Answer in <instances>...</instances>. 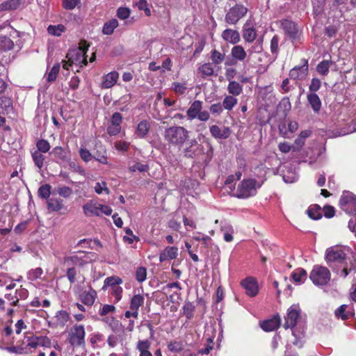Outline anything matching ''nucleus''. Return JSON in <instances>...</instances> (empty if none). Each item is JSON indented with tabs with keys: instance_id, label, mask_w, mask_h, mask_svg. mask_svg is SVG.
Returning a JSON list of instances; mask_svg holds the SVG:
<instances>
[{
	"instance_id": "obj_1",
	"label": "nucleus",
	"mask_w": 356,
	"mask_h": 356,
	"mask_svg": "<svg viewBox=\"0 0 356 356\" xmlns=\"http://www.w3.org/2000/svg\"><path fill=\"white\" fill-rule=\"evenodd\" d=\"M325 259L329 266L341 277L345 278L349 274L356 273V260L353 257H348L344 250L339 247L327 249Z\"/></svg>"
},
{
	"instance_id": "obj_2",
	"label": "nucleus",
	"mask_w": 356,
	"mask_h": 356,
	"mask_svg": "<svg viewBox=\"0 0 356 356\" xmlns=\"http://www.w3.org/2000/svg\"><path fill=\"white\" fill-rule=\"evenodd\" d=\"M184 156L191 159H200L204 163H209L213 154V147L207 142L205 145L199 144L195 139L190 140L183 149Z\"/></svg>"
},
{
	"instance_id": "obj_3",
	"label": "nucleus",
	"mask_w": 356,
	"mask_h": 356,
	"mask_svg": "<svg viewBox=\"0 0 356 356\" xmlns=\"http://www.w3.org/2000/svg\"><path fill=\"white\" fill-rule=\"evenodd\" d=\"M164 140L170 146L180 149L189 138V131L184 127L174 125L165 129Z\"/></svg>"
},
{
	"instance_id": "obj_4",
	"label": "nucleus",
	"mask_w": 356,
	"mask_h": 356,
	"mask_svg": "<svg viewBox=\"0 0 356 356\" xmlns=\"http://www.w3.org/2000/svg\"><path fill=\"white\" fill-rule=\"evenodd\" d=\"M309 278L315 285L325 286L330 281L331 274L327 268L316 265L310 273Z\"/></svg>"
},
{
	"instance_id": "obj_5",
	"label": "nucleus",
	"mask_w": 356,
	"mask_h": 356,
	"mask_svg": "<svg viewBox=\"0 0 356 356\" xmlns=\"http://www.w3.org/2000/svg\"><path fill=\"white\" fill-rule=\"evenodd\" d=\"M257 181L254 179H243L238 186L236 196L238 198H248L257 193Z\"/></svg>"
},
{
	"instance_id": "obj_6",
	"label": "nucleus",
	"mask_w": 356,
	"mask_h": 356,
	"mask_svg": "<svg viewBox=\"0 0 356 356\" xmlns=\"http://www.w3.org/2000/svg\"><path fill=\"white\" fill-rule=\"evenodd\" d=\"M248 8L241 3H236L230 8L225 17L226 23L230 25L236 24L241 19L246 15Z\"/></svg>"
},
{
	"instance_id": "obj_7",
	"label": "nucleus",
	"mask_w": 356,
	"mask_h": 356,
	"mask_svg": "<svg viewBox=\"0 0 356 356\" xmlns=\"http://www.w3.org/2000/svg\"><path fill=\"white\" fill-rule=\"evenodd\" d=\"M86 331L83 325L75 324L69 332V343L72 346H85Z\"/></svg>"
},
{
	"instance_id": "obj_8",
	"label": "nucleus",
	"mask_w": 356,
	"mask_h": 356,
	"mask_svg": "<svg viewBox=\"0 0 356 356\" xmlns=\"http://www.w3.org/2000/svg\"><path fill=\"white\" fill-rule=\"evenodd\" d=\"M339 207L346 213L356 215V195L349 191L343 192L339 200Z\"/></svg>"
},
{
	"instance_id": "obj_9",
	"label": "nucleus",
	"mask_w": 356,
	"mask_h": 356,
	"mask_svg": "<svg viewBox=\"0 0 356 356\" xmlns=\"http://www.w3.org/2000/svg\"><path fill=\"white\" fill-rule=\"evenodd\" d=\"M280 25L284 31L286 35L291 40L292 42L297 41L300 39V32L298 28V25L293 21L284 19L280 21Z\"/></svg>"
},
{
	"instance_id": "obj_10",
	"label": "nucleus",
	"mask_w": 356,
	"mask_h": 356,
	"mask_svg": "<svg viewBox=\"0 0 356 356\" xmlns=\"http://www.w3.org/2000/svg\"><path fill=\"white\" fill-rule=\"evenodd\" d=\"M300 318V309L296 305L291 306L285 316V322L284 327L285 329H293L298 323V320Z\"/></svg>"
},
{
	"instance_id": "obj_11",
	"label": "nucleus",
	"mask_w": 356,
	"mask_h": 356,
	"mask_svg": "<svg viewBox=\"0 0 356 356\" xmlns=\"http://www.w3.org/2000/svg\"><path fill=\"white\" fill-rule=\"evenodd\" d=\"M309 72L308 60L305 58L301 60V65L295 66L289 72L291 79L301 81L306 78Z\"/></svg>"
},
{
	"instance_id": "obj_12",
	"label": "nucleus",
	"mask_w": 356,
	"mask_h": 356,
	"mask_svg": "<svg viewBox=\"0 0 356 356\" xmlns=\"http://www.w3.org/2000/svg\"><path fill=\"white\" fill-rule=\"evenodd\" d=\"M122 119L120 113L115 112L112 115L110 124L107 127V134L109 136H116L120 133Z\"/></svg>"
},
{
	"instance_id": "obj_13",
	"label": "nucleus",
	"mask_w": 356,
	"mask_h": 356,
	"mask_svg": "<svg viewBox=\"0 0 356 356\" xmlns=\"http://www.w3.org/2000/svg\"><path fill=\"white\" fill-rule=\"evenodd\" d=\"M56 163H68L70 161V152L60 146H56L50 152Z\"/></svg>"
},
{
	"instance_id": "obj_14",
	"label": "nucleus",
	"mask_w": 356,
	"mask_h": 356,
	"mask_svg": "<svg viewBox=\"0 0 356 356\" xmlns=\"http://www.w3.org/2000/svg\"><path fill=\"white\" fill-rule=\"evenodd\" d=\"M81 253L83 254V257H79L78 255L65 257L63 259L64 264L71 267H74V266L79 267L84 266L88 263V261L86 259L87 257L86 254L83 252H81Z\"/></svg>"
},
{
	"instance_id": "obj_15",
	"label": "nucleus",
	"mask_w": 356,
	"mask_h": 356,
	"mask_svg": "<svg viewBox=\"0 0 356 356\" xmlns=\"http://www.w3.org/2000/svg\"><path fill=\"white\" fill-rule=\"evenodd\" d=\"M179 254V249L176 246H167L159 254V261L164 262L175 259Z\"/></svg>"
},
{
	"instance_id": "obj_16",
	"label": "nucleus",
	"mask_w": 356,
	"mask_h": 356,
	"mask_svg": "<svg viewBox=\"0 0 356 356\" xmlns=\"http://www.w3.org/2000/svg\"><path fill=\"white\" fill-rule=\"evenodd\" d=\"M242 286L245 289V293L250 297H254L258 293V286L252 277L246 278L241 281Z\"/></svg>"
},
{
	"instance_id": "obj_17",
	"label": "nucleus",
	"mask_w": 356,
	"mask_h": 356,
	"mask_svg": "<svg viewBox=\"0 0 356 356\" xmlns=\"http://www.w3.org/2000/svg\"><path fill=\"white\" fill-rule=\"evenodd\" d=\"M257 36V30L251 23L247 22L243 26V38L247 42H254Z\"/></svg>"
},
{
	"instance_id": "obj_18",
	"label": "nucleus",
	"mask_w": 356,
	"mask_h": 356,
	"mask_svg": "<svg viewBox=\"0 0 356 356\" xmlns=\"http://www.w3.org/2000/svg\"><path fill=\"white\" fill-rule=\"evenodd\" d=\"M203 108V102L200 100H195L193 101L188 109L186 111V115L190 120H193L197 118L198 114L202 110Z\"/></svg>"
},
{
	"instance_id": "obj_19",
	"label": "nucleus",
	"mask_w": 356,
	"mask_h": 356,
	"mask_svg": "<svg viewBox=\"0 0 356 356\" xmlns=\"http://www.w3.org/2000/svg\"><path fill=\"white\" fill-rule=\"evenodd\" d=\"M280 318L278 315L273 316L270 319H267L261 323L260 325L263 330L271 332L280 327Z\"/></svg>"
},
{
	"instance_id": "obj_20",
	"label": "nucleus",
	"mask_w": 356,
	"mask_h": 356,
	"mask_svg": "<svg viewBox=\"0 0 356 356\" xmlns=\"http://www.w3.org/2000/svg\"><path fill=\"white\" fill-rule=\"evenodd\" d=\"M221 36L224 40L233 44H237L241 40L238 31L231 29L223 31Z\"/></svg>"
},
{
	"instance_id": "obj_21",
	"label": "nucleus",
	"mask_w": 356,
	"mask_h": 356,
	"mask_svg": "<svg viewBox=\"0 0 356 356\" xmlns=\"http://www.w3.org/2000/svg\"><path fill=\"white\" fill-rule=\"evenodd\" d=\"M211 135L215 138L226 139L230 136V129L229 127H225L220 129L218 125H212L209 128Z\"/></svg>"
},
{
	"instance_id": "obj_22",
	"label": "nucleus",
	"mask_w": 356,
	"mask_h": 356,
	"mask_svg": "<svg viewBox=\"0 0 356 356\" xmlns=\"http://www.w3.org/2000/svg\"><path fill=\"white\" fill-rule=\"evenodd\" d=\"M84 214L88 216H100L99 204L97 202H90L83 206Z\"/></svg>"
},
{
	"instance_id": "obj_23",
	"label": "nucleus",
	"mask_w": 356,
	"mask_h": 356,
	"mask_svg": "<svg viewBox=\"0 0 356 356\" xmlns=\"http://www.w3.org/2000/svg\"><path fill=\"white\" fill-rule=\"evenodd\" d=\"M307 101L315 113H318L321 111L322 103L316 93L309 92L307 95Z\"/></svg>"
},
{
	"instance_id": "obj_24",
	"label": "nucleus",
	"mask_w": 356,
	"mask_h": 356,
	"mask_svg": "<svg viewBox=\"0 0 356 356\" xmlns=\"http://www.w3.org/2000/svg\"><path fill=\"white\" fill-rule=\"evenodd\" d=\"M119 78V74L115 72H111L106 75L104 76L103 81L102 83V87L103 88H110L113 87L116 83Z\"/></svg>"
},
{
	"instance_id": "obj_25",
	"label": "nucleus",
	"mask_w": 356,
	"mask_h": 356,
	"mask_svg": "<svg viewBox=\"0 0 356 356\" xmlns=\"http://www.w3.org/2000/svg\"><path fill=\"white\" fill-rule=\"evenodd\" d=\"M97 296L96 291L92 288L88 291H83L80 295V298L81 302L88 306H91L93 305L95 300Z\"/></svg>"
},
{
	"instance_id": "obj_26",
	"label": "nucleus",
	"mask_w": 356,
	"mask_h": 356,
	"mask_svg": "<svg viewBox=\"0 0 356 356\" xmlns=\"http://www.w3.org/2000/svg\"><path fill=\"white\" fill-rule=\"evenodd\" d=\"M43 154L44 153L36 150L31 152V158L33 159V163L35 167H37L39 172L42 171L44 166V162L46 159V156Z\"/></svg>"
},
{
	"instance_id": "obj_27",
	"label": "nucleus",
	"mask_w": 356,
	"mask_h": 356,
	"mask_svg": "<svg viewBox=\"0 0 356 356\" xmlns=\"http://www.w3.org/2000/svg\"><path fill=\"white\" fill-rule=\"evenodd\" d=\"M47 206L48 210L51 211H59L64 207L63 200L56 197L48 199Z\"/></svg>"
},
{
	"instance_id": "obj_28",
	"label": "nucleus",
	"mask_w": 356,
	"mask_h": 356,
	"mask_svg": "<svg viewBox=\"0 0 356 356\" xmlns=\"http://www.w3.org/2000/svg\"><path fill=\"white\" fill-rule=\"evenodd\" d=\"M150 129V124L146 120L140 121L137 126L136 134L139 138H145Z\"/></svg>"
},
{
	"instance_id": "obj_29",
	"label": "nucleus",
	"mask_w": 356,
	"mask_h": 356,
	"mask_svg": "<svg viewBox=\"0 0 356 356\" xmlns=\"http://www.w3.org/2000/svg\"><path fill=\"white\" fill-rule=\"evenodd\" d=\"M227 91L231 95L238 96L243 92V86L236 81H230L227 86Z\"/></svg>"
},
{
	"instance_id": "obj_30",
	"label": "nucleus",
	"mask_w": 356,
	"mask_h": 356,
	"mask_svg": "<svg viewBox=\"0 0 356 356\" xmlns=\"http://www.w3.org/2000/svg\"><path fill=\"white\" fill-rule=\"evenodd\" d=\"M21 4V0H7L0 3V12L16 10Z\"/></svg>"
},
{
	"instance_id": "obj_31",
	"label": "nucleus",
	"mask_w": 356,
	"mask_h": 356,
	"mask_svg": "<svg viewBox=\"0 0 356 356\" xmlns=\"http://www.w3.org/2000/svg\"><path fill=\"white\" fill-rule=\"evenodd\" d=\"M309 217L313 220H319L322 218V208L318 204H312L307 209Z\"/></svg>"
},
{
	"instance_id": "obj_32",
	"label": "nucleus",
	"mask_w": 356,
	"mask_h": 356,
	"mask_svg": "<svg viewBox=\"0 0 356 356\" xmlns=\"http://www.w3.org/2000/svg\"><path fill=\"white\" fill-rule=\"evenodd\" d=\"M118 26V22L116 19H112L104 23L102 28V33L104 35H111L114 30Z\"/></svg>"
},
{
	"instance_id": "obj_33",
	"label": "nucleus",
	"mask_w": 356,
	"mask_h": 356,
	"mask_svg": "<svg viewBox=\"0 0 356 356\" xmlns=\"http://www.w3.org/2000/svg\"><path fill=\"white\" fill-rule=\"evenodd\" d=\"M231 55L236 60L242 61L245 58L247 53L242 46L236 45L232 47Z\"/></svg>"
},
{
	"instance_id": "obj_34",
	"label": "nucleus",
	"mask_w": 356,
	"mask_h": 356,
	"mask_svg": "<svg viewBox=\"0 0 356 356\" xmlns=\"http://www.w3.org/2000/svg\"><path fill=\"white\" fill-rule=\"evenodd\" d=\"M347 307L348 306L346 305H342L337 309L334 312L336 317L342 320L350 318L353 314L351 312L347 311Z\"/></svg>"
},
{
	"instance_id": "obj_35",
	"label": "nucleus",
	"mask_w": 356,
	"mask_h": 356,
	"mask_svg": "<svg viewBox=\"0 0 356 356\" xmlns=\"http://www.w3.org/2000/svg\"><path fill=\"white\" fill-rule=\"evenodd\" d=\"M123 280L118 276H111L108 277L104 280V286L102 287L103 290H106L108 286H111V288L115 287V286L120 285L122 284Z\"/></svg>"
},
{
	"instance_id": "obj_36",
	"label": "nucleus",
	"mask_w": 356,
	"mask_h": 356,
	"mask_svg": "<svg viewBox=\"0 0 356 356\" xmlns=\"http://www.w3.org/2000/svg\"><path fill=\"white\" fill-rule=\"evenodd\" d=\"M307 275L305 269L297 268L291 273V278L296 283H303L307 278Z\"/></svg>"
},
{
	"instance_id": "obj_37",
	"label": "nucleus",
	"mask_w": 356,
	"mask_h": 356,
	"mask_svg": "<svg viewBox=\"0 0 356 356\" xmlns=\"http://www.w3.org/2000/svg\"><path fill=\"white\" fill-rule=\"evenodd\" d=\"M145 298L140 294L134 295L130 302L131 310H136L138 312L139 307L143 306L144 304Z\"/></svg>"
},
{
	"instance_id": "obj_38",
	"label": "nucleus",
	"mask_w": 356,
	"mask_h": 356,
	"mask_svg": "<svg viewBox=\"0 0 356 356\" xmlns=\"http://www.w3.org/2000/svg\"><path fill=\"white\" fill-rule=\"evenodd\" d=\"M237 103L238 100L235 97V96L227 95L223 99L222 105L223 106V108L227 111H231L237 104Z\"/></svg>"
},
{
	"instance_id": "obj_39",
	"label": "nucleus",
	"mask_w": 356,
	"mask_h": 356,
	"mask_svg": "<svg viewBox=\"0 0 356 356\" xmlns=\"http://www.w3.org/2000/svg\"><path fill=\"white\" fill-rule=\"evenodd\" d=\"M198 71L200 73H201L202 78H205L206 76H212L214 73L213 63H204L198 68Z\"/></svg>"
},
{
	"instance_id": "obj_40",
	"label": "nucleus",
	"mask_w": 356,
	"mask_h": 356,
	"mask_svg": "<svg viewBox=\"0 0 356 356\" xmlns=\"http://www.w3.org/2000/svg\"><path fill=\"white\" fill-rule=\"evenodd\" d=\"M182 309L183 314L186 317L188 320H191L193 318L195 307L193 302L189 301L186 302Z\"/></svg>"
},
{
	"instance_id": "obj_41",
	"label": "nucleus",
	"mask_w": 356,
	"mask_h": 356,
	"mask_svg": "<svg viewBox=\"0 0 356 356\" xmlns=\"http://www.w3.org/2000/svg\"><path fill=\"white\" fill-rule=\"evenodd\" d=\"M332 62L330 60H324L317 65L316 71L319 74L326 76L328 74Z\"/></svg>"
},
{
	"instance_id": "obj_42",
	"label": "nucleus",
	"mask_w": 356,
	"mask_h": 356,
	"mask_svg": "<svg viewBox=\"0 0 356 356\" xmlns=\"http://www.w3.org/2000/svg\"><path fill=\"white\" fill-rule=\"evenodd\" d=\"M65 31L66 28L63 24L49 25L47 27L48 33L54 36H60Z\"/></svg>"
},
{
	"instance_id": "obj_43",
	"label": "nucleus",
	"mask_w": 356,
	"mask_h": 356,
	"mask_svg": "<svg viewBox=\"0 0 356 356\" xmlns=\"http://www.w3.org/2000/svg\"><path fill=\"white\" fill-rule=\"evenodd\" d=\"M36 151H39L42 153H47L49 152L51 149V145L47 140L45 139H38L36 143Z\"/></svg>"
},
{
	"instance_id": "obj_44",
	"label": "nucleus",
	"mask_w": 356,
	"mask_h": 356,
	"mask_svg": "<svg viewBox=\"0 0 356 356\" xmlns=\"http://www.w3.org/2000/svg\"><path fill=\"white\" fill-rule=\"evenodd\" d=\"M14 43L13 40L7 36L0 37V50L6 51L13 48Z\"/></svg>"
},
{
	"instance_id": "obj_45",
	"label": "nucleus",
	"mask_w": 356,
	"mask_h": 356,
	"mask_svg": "<svg viewBox=\"0 0 356 356\" xmlns=\"http://www.w3.org/2000/svg\"><path fill=\"white\" fill-rule=\"evenodd\" d=\"M51 188V186L48 184L40 186L38 191V197L45 200L49 199Z\"/></svg>"
},
{
	"instance_id": "obj_46",
	"label": "nucleus",
	"mask_w": 356,
	"mask_h": 356,
	"mask_svg": "<svg viewBox=\"0 0 356 356\" xmlns=\"http://www.w3.org/2000/svg\"><path fill=\"white\" fill-rule=\"evenodd\" d=\"M225 54L220 53L216 49H213L211 52V59L212 60V63L215 65H219L222 63L225 60Z\"/></svg>"
},
{
	"instance_id": "obj_47",
	"label": "nucleus",
	"mask_w": 356,
	"mask_h": 356,
	"mask_svg": "<svg viewBox=\"0 0 356 356\" xmlns=\"http://www.w3.org/2000/svg\"><path fill=\"white\" fill-rule=\"evenodd\" d=\"M56 318L57 322L62 326H64L70 320L69 314L64 310H60L57 312Z\"/></svg>"
},
{
	"instance_id": "obj_48",
	"label": "nucleus",
	"mask_w": 356,
	"mask_h": 356,
	"mask_svg": "<svg viewBox=\"0 0 356 356\" xmlns=\"http://www.w3.org/2000/svg\"><path fill=\"white\" fill-rule=\"evenodd\" d=\"M263 51V38H259L255 43L248 50L250 55L259 54Z\"/></svg>"
},
{
	"instance_id": "obj_49",
	"label": "nucleus",
	"mask_w": 356,
	"mask_h": 356,
	"mask_svg": "<svg viewBox=\"0 0 356 356\" xmlns=\"http://www.w3.org/2000/svg\"><path fill=\"white\" fill-rule=\"evenodd\" d=\"M43 274V270L38 267L35 269L30 270L27 273V278L31 281H35L40 278Z\"/></svg>"
},
{
	"instance_id": "obj_50",
	"label": "nucleus",
	"mask_w": 356,
	"mask_h": 356,
	"mask_svg": "<svg viewBox=\"0 0 356 356\" xmlns=\"http://www.w3.org/2000/svg\"><path fill=\"white\" fill-rule=\"evenodd\" d=\"M149 169V167L147 164H143L140 162H137L133 165H130L129 167V170L131 172H135L136 171H139L140 172H147Z\"/></svg>"
},
{
	"instance_id": "obj_51",
	"label": "nucleus",
	"mask_w": 356,
	"mask_h": 356,
	"mask_svg": "<svg viewBox=\"0 0 356 356\" xmlns=\"http://www.w3.org/2000/svg\"><path fill=\"white\" fill-rule=\"evenodd\" d=\"M168 348L170 352L179 353L183 350L181 341H171L168 344Z\"/></svg>"
},
{
	"instance_id": "obj_52",
	"label": "nucleus",
	"mask_w": 356,
	"mask_h": 356,
	"mask_svg": "<svg viewBox=\"0 0 356 356\" xmlns=\"http://www.w3.org/2000/svg\"><path fill=\"white\" fill-rule=\"evenodd\" d=\"M56 191L60 196L65 198L69 197L73 193L72 189L66 186L58 187Z\"/></svg>"
},
{
	"instance_id": "obj_53",
	"label": "nucleus",
	"mask_w": 356,
	"mask_h": 356,
	"mask_svg": "<svg viewBox=\"0 0 356 356\" xmlns=\"http://www.w3.org/2000/svg\"><path fill=\"white\" fill-rule=\"evenodd\" d=\"M60 70V64L56 63L54 65L50 72L48 74L47 81L49 82L54 81Z\"/></svg>"
},
{
	"instance_id": "obj_54",
	"label": "nucleus",
	"mask_w": 356,
	"mask_h": 356,
	"mask_svg": "<svg viewBox=\"0 0 356 356\" xmlns=\"http://www.w3.org/2000/svg\"><path fill=\"white\" fill-rule=\"evenodd\" d=\"M147 270L145 267H138L136 271V279L138 282H143L146 280Z\"/></svg>"
},
{
	"instance_id": "obj_55",
	"label": "nucleus",
	"mask_w": 356,
	"mask_h": 356,
	"mask_svg": "<svg viewBox=\"0 0 356 356\" xmlns=\"http://www.w3.org/2000/svg\"><path fill=\"white\" fill-rule=\"evenodd\" d=\"M280 37L275 35L270 40V51L273 54L277 55L279 51Z\"/></svg>"
},
{
	"instance_id": "obj_56",
	"label": "nucleus",
	"mask_w": 356,
	"mask_h": 356,
	"mask_svg": "<svg viewBox=\"0 0 356 356\" xmlns=\"http://www.w3.org/2000/svg\"><path fill=\"white\" fill-rule=\"evenodd\" d=\"M95 191L97 194H102L103 192H105L106 194H109L110 191L107 188V184L105 181L102 182H97L94 187Z\"/></svg>"
},
{
	"instance_id": "obj_57",
	"label": "nucleus",
	"mask_w": 356,
	"mask_h": 356,
	"mask_svg": "<svg viewBox=\"0 0 356 356\" xmlns=\"http://www.w3.org/2000/svg\"><path fill=\"white\" fill-rule=\"evenodd\" d=\"M150 342L146 340H139L137 343L136 349L140 352H147L149 351L150 348Z\"/></svg>"
},
{
	"instance_id": "obj_58",
	"label": "nucleus",
	"mask_w": 356,
	"mask_h": 356,
	"mask_svg": "<svg viewBox=\"0 0 356 356\" xmlns=\"http://www.w3.org/2000/svg\"><path fill=\"white\" fill-rule=\"evenodd\" d=\"M130 147V143L127 141L118 140L115 143V149L122 152H126L128 151Z\"/></svg>"
},
{
	"instance_id": "obj_59",
	"label": "nucleus",
	"mask_w": 356,
	"mask_h": 356,
	"mask_svg": "<svg viewBox=\"0 0 356 356\" xmlns=\"http://www.w3.org/2000/svg\"><path fill=\"white\" fill-rule=\"evenodd\" d=\"M321 86V81L318 78H313L311 81V83L309 86V92H317Z\"/></svg>"
},
{
	"instance_id": "obj_60",
	"label": "nucleus",
	"mask_w": 356,
	"mask_h": 356,
	"mask_svg": "<svg viewBox=\"0 0 356 356\" xmlns=\"http://www.w3.org/2000/svg\"><path fill=\"white\" fill-rule=\"evenodd\" d=\"M172 88L174 91L179 95H183L186 92L187 87L185 83L179 82H174L172 83Z\"/></svg>"
},
{
	"instance_id": "obj_61",
	"label": "nucleus",
	"mask_w": 356,
	"mask_h": 356,
	"mask_svg": "<svg viewBox=\"0 0 356 356\" xmlns=\"http://www.w3.org/2000/svg\"><path fill=\"white\" fill-rule=\"evenodd\" d=\"M123 289L119 285L112 288L111 294L115 297V302H119L122 297Z\"/></svg>"
},
{
	"instance_id": "obj_62",
	"label": "nucleus",
	"mask_w": 356,
	"mask_h": 356,
	"mask_svg": "<svg viewBox=\"0 0 356 356\" xmlns=\"http://www.w3.org/2000/svg\"><path fill=\"white\" fill-rule=\"evenodd\" d=\"M130 15V10L126 7H120L117 10V16L121 19H126Z\"/></svg>"
},
{
	"instance_id": "obj_63",
	"label": "nucleus",
	"mask_w": 356,
	"mask_h": 356,
	"mask_svg": "<svg viewBox=\"0 0 356 356\" xmlns=\"http://www.w3.org/2000/svg\"><path fill=\"white\" fill-rule=\"evenodd\" d=\"M66 276L70 284H74L75 282L76 276V270L75 268L69 266L66 271Z\"/></svg>"
},
{
	"instance_id": "obj_64",
	"label": "nucleus",
	"mask_w": 356,
	"mask_h": 356,
	"mask_svg": "<svg viewBox=\"0 0 356 356\" xmlns=\"http://www.w3.org/2000/svg\"><path fill=\"white\" fill-rule=\"evenodd\" d=\"M324 216L327 218H331L335 215V209L334 207L330 205H325L322 209Z\"/></svg>"
}]
</instances>
